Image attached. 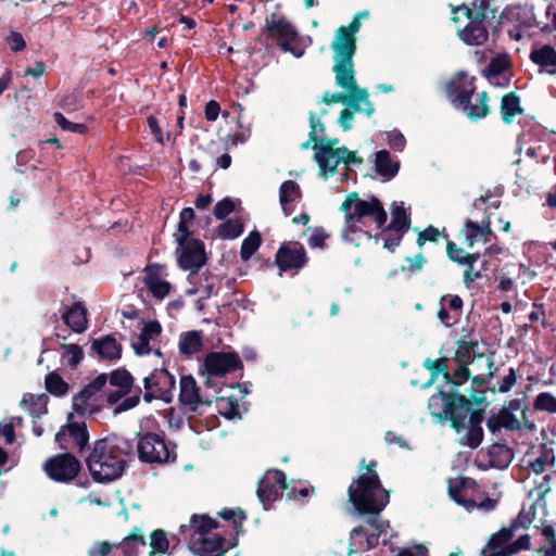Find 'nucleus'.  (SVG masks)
Returning <instances> with one entry per match:
<instances>
[{
  "instance_id": "a211bd4d",
  "label": "nucleus",
  "mask_w": 556,
  "mask_h": 556,
  "mask_svg": "<svg viewBox=\"0 0 556 556\" xmlns=\"http://www.w3.org/2000/svg\"><path fill=\"white\" fill-rule=\"evenodd\" d=\"M88 432L85 424H68L55 434V441L61 450H77L81 452L88 442Z\"/></svg>"
},
{
  "instance_id": "4be33fe9",
  "label": "nucleus",
  "mask_w": 556,
  "mask_h": 556,
  "mask_svg": "<svg viewBox=\"0 0 556 556\" xmlns=\"http://www.w3.org/2000/svg\"><path fill=\"white\" fill-rule=\"evenodd\" d=\"M276 262L282 271L300 269L306 264L305 249L300 244L281 247L277 252Z\"/></svg>"
},
{
  "instance_id": "393cba45",
  "label": "nucleus",
  "mask_w": 556,
  "mask_h": 556,
  "mask_svg": "<svg viewBox=\"0 0 556 556\" xmlns=\"http://www.w3.org/2000/svg\"><path fill=\"white\" fill-rule=\"evenodd\" d=\"M530 60L539 66L540 73L556 76V50L551 45H534L530 52Z\"/></svg>"
},
{
  "instance_id": "a18cd8bd",
  "label": "nucleus",
  "mask_w": 556,
  "mask_h": 556,
  "mask_svg": "<svg viewBox=\"0 0 556 556\" xmlns=\"http://www.w3.org/2000/svg\"><path fill=\"white\" fill-rule=\"evenodd\" d=\"M243 224L239 218H231L219 225L218 237L225 240H232L241 236Z\"/></svg>"
},
{
  "instance_id": "f257e3e1",
  "label": "nucleus",
  "mask_w": 556,
  "mask_h": 556,
  "mask_svg": "<svg viewBox=\"0 0 556 556\" xmlns=\"http://www.w3.org/2000/svg\"><path fill=\"white\" fill-rule=\"evenodd\" d=\"M341 210L345 214L342 238L355 245H359L363 239H369L371 232L381 229L387 222L382 203L374 197L363 200L356 193H350Z\"/></svg>"
},
{
  "instance_id": "9b49d317",
  "label": "nucleus",
  "mask_w": 556,
  "mask_h": 556,
  "mask_svg": "<svg viewBox=\"0 0 556 556\" xmlns=\"http://www.w3.org/2000/svg\"><path fill=\"white\" fill-rule=\"evenodd\" d=\"M314 151L315 160L324 177H327L328 174H333L340 163H361V160L356 159L354 152H351L349 149H334L332 146L324 144L321 141L314 144Z\"/></svg>"
},
{
  "instance_id": "37998d69",
  "label": "nucleus",
  "mask_w": 556,
  "mask_h": 556,
  "mask_svg": "<svg viewBox=\"0 0 556 556\" xmlns=\"http://www.w3.org/2000/svg\"><path fill=\"white\" fill-rule=\"evenodd\" d=\"M554 459V451L543 445L540 450L539 455H536L535 458L528 460V466L534 473L539 475L544 472L547 469V467L553 466Z\"/></svg>"
},
{
  "instance_id": "4468645a",
  "label": "nucleus",
  "mask_w": 556,
  "mask_h": 556,
  "mask_svg": "<svg viewBox=\"0 0 556 556\" xmlns=\"http://www.w3.org/2000/svg\"><path fill=\"white\" fill-rule=\"evenodd\" d=\"M463 13L467 20V24L459 28L457 34L459 39L468 46H482L489 40V30L484 25V20L481 17L472 16V12L466 5L458 7L454 10V14ZM458 16L455 15L453 20L458 21Z\"/></svg>"
},
{
  "instance_id": "6e6552de",
  "label": "nucleus",
  "mask_w": 556,
  "mask_h": 556,
  "mask_svg": "<svg viewBox=\"0 0 556 556\" xmlns=\"http://www.w3.org/2000/svg\"><path fill=\"white\" fill-rule=\"evenodd\" d=\"M139 458L150 464H165L175 460V445L157 433L142 434L137 444Z\"/></svg>"
},
{
  "instance_id": "0eeeda50",
  "label": "nucleus",
  "mask_w": 556,
  "mask_h": 556,
  "mask_svg": "<svg viewBox=\"0 0 556 556\" xmlns=\"http://www.w3.org/2000/svg\"><path fill=\"white\" fill-rule=\"evenodd\" d=\"M369 17L368 11L358 12L348 26H340L331 42L334 61H350L356 52V34L361 29V21Z\"/></svg>"
},
{
  "instance_id": "69168bd1",
  "label": "nucleus",
  "mask_w": 556,
  "mask_h": 556,
  "mask_svg": "<svg viewBox=\"0 0 556 556\" xmlns=\"http://www.w3.org/2000/svg\"><path fill=\"white\" fill-rule=\"evenodd\" d=\"M139 401H140V397H139L138 393L126 397L125 400L119 402L117 404V406L114 408V410H113L114 415H118L123 412H126V410H129V409L136 407L138 405Z\"/></svg>"
},
{
  "instance_id": "1a4fd4ad",
  "label": "nucleus",
  "mask_w": 556,
  "mask_h": 556,
  "mask_svg": "<svg viewBox=\"0 0 556 556\" xmlns=\"http://www.w3.org/2000/svg\"><path fill=\"white\" fill-rule=\"evenodd\" d=\"M333 72L336 74V85L354 94L356 100L362 101L365 114L370 116L374 113V104L369 100L368 91L357 86L353 60L334 61Z\"/></svg>"
},
{
  "instance_id": "c03bdc74",
  "label": "nucleus",
  "mask_w": 556,
  "mask_h": 556,
  "mask_svg": "<svg viewBox=\"0 0 556 556\" xmlns=\"http://www.w3.org/2000/svg\"><path fill=\"white\" fill-rule=\"evenodd\" d=\"M501 113L504 122L510 123L517 114L521 113L519 98L514 93L504 96L502 99Z\"/></svg>"
},
{
  "instance_id": "c9c22d12",
  "label": "nucleus",
  "mask_w": 556,
  "mask_h": 556,
  "mask_svg": "<svg viewBox=\"0 0 556 556\" xmlns=\"http://www.w3.org/2000/svg\"><path fill=\"white\" fill-rule=\"evenodd\" d=\"M92 350L103 359H118L121 357L122 348L116 339L112 336H106L97 339L92 343Z\"/></svg>"
},
{
  "instance_id": "412c9836",
  "label": "nucleus",
  "mask_w": 556,
  "mask_h": 556,
  "mask_svg": "<svg viewBox=\"0 0 556 556\" xmlns=\"http://www.w3.org/2000/svg\"><path fill=\"white\" fill-rule=\"evenodd\" d=\"M473 77L465 73H459L448 85L447 93L453 103L457 105L460 103L469 102L475 94Z\"/></svg>"
},
{
  "instance_id": "473e14b6",
  "label": "nucleus",
  "mask_w": 556,
  "mask_h": 556,
  "mask_svg": "<svg viewBox=\"0 0 556 556\" xmlns=\"http://www.w3.org/2000/svg\"><path fill=\"white\" fill-rule=\"evenodd\" d=\"M64 323L75 332L81 333L87 328V311L81 303L73 304L63 315Z\"/></svg>"
},
{
  "instance_id": "052dcab7",
  "label": "nucleus",
  "mask_w": 556,
  "mask_h": 556,
  "mask_svg": "<svg viewBox=\"0 0 556 556\" xmlns=\"http://www.w3.org/2000/svg\"><path fill=\"white\" fill-rule=\"evenodd\" d=\"M543 504L542 503H539L536 502L535 504H533L530 508V511H526L525 509H522L515 523H514V527H518V526H521L523 528L528 527L531 522H532V517L530 515H534V511L538 509V508H543Z\"/></svg>"
},
{
  "instance_id": "c85d7f7f",
  "label": "nucleus",
  "mask_w": 556,
  "mask_h": 556,
  "mask_svg": "<svg viewBox=\"0 0 556 556\" xmlns=\"http://www.w3.org/2000/svg\"><path fill=\"white\" fill-rule=\"evenodd\" d=\"M509 65V59L506 54H498L493 58L484 70V75L486 76L490 84L495 86H506L507 85V76L506 70Z\"/></svg>"
},
{
  "instance_id": "cd10ccee",
  "label": "nucleus",
  "mask_w": 556,
  "mask_h": 556,
  "mask_svg": "<svg viewBox=\"0 0 556 556\" xmlns=\"http://www.w3.org/2000/svg\"><path fill=\"white\" fill-rule=\"evenodd\" d=\"M300 186L294 180H286L279 188V202L283 213L289 216L301 201Z\"/></svg>"
},
{
  "instance_id": "20e7f679",
  "label": "nucleus",
  "mask_w": 556,
  "mask_h": 556,
  "mask_svg": "<svg viewBox=\"0 0 556 556\" xmlns=\"http://www.w3.org/2000/svg\"><path fill=\"white\" fill-rule=\"evenodd\" d=\"M217 523L207 516H192L188 525H181V533L189 535V548L198 556H225L224 538L212 530Z\"/></svg>"
},
{
  "instance_id": "774afa93",
  "label": "nucleus",
  "mask_w": 556,
  "mask_h": 556,
  "mask_svg": "<svg viewBox=\"0 0 556 556\" xmlns=\"http://www.w3.org/2000/svg\"><path fill=\"white\" fill-rule=\"evenodd\" d=\"M327 238L328 235L325 233L323 228H315L308 238V245L311 248H323Z\"/></svg>"
},
{
  "instance_id": "dca6fc26",
  "label": "nucleus",
  "mask_w": 556,
  "mask_h": 556,
  "mask_svg": "<svg viewBox=\"0 0 556 556\" xmlns=\"http://www.w3.org/2000/svg\"><path fill=\"white\" fill-rule=\"evenodd\" d=\"M241 366L240 357L235 352H211L202 364L210 376H225Z\"/></svg>"
},
{
  "instance_id": "4d7b16f0",
  "label": "nucleus",
  "mask_w": 556,
  "mask_h": 556,
  "mask_svg": "<svg viewBox=\"0 0 556 556\" xmlns=\"http://www.w3.org/2000/svg\"><path fill=\"white\" fill-rule=\"evenodd\" d=\"M498 195H493L488 192L485 195H481L475 200L473 206L478 210L483 208H497L501 205V201Z\"/></svg>"
},
{
  "instance_id": "ddd939ff",
  "label": "nucleus",
  "mask_w": 556,
  "mask_h": 556,
  "mask_svg": "<svg viewBox=\"0 0 556 556\" xmlns=\"http://www.w3.org/2000/svg\"><path fill=\"white\" fill-rule=\"evenodd\" d=\"M146 392L143 400L150 403L153 400L169 402L175 388V377L166 369H154L143 379Z\"/></svg>"
},
{
  "instance_id": "f704fd0d",
  "label": "nucleus",
  "mask_w": 556,
  "mask_h": 556,
  "mask_svg": "<svg viewBox=\"0 0 556 556\" xmlns=\"http://www.w3.org/2000/svg\"><path fill=\"white\" fill-rule=\"evenodd\" d=\"M469 483L470 480L465 478L451 481L448 485V494L458 505H462L466 510L471 511L476 507V501L467 497V484Z\"/></svg>"
},
{
  "instance_id": "2eb2a0df",
  "label": "nucleus",
  "mask_w": 556,
  "mask_h": 556,
  "mask_svg": "<svg viewBox=\"0 0 556 556\" xmlns=\"http://www.w3.org/2000/svg\"><path fill=\"white\" fill-rule=\"evenodd\" d=\"M178 266L190 274L198 270L205 264L206 255L204 243L198 239H191L189 242L178 245Z\"/></svg>"
},
{
  "instance_id": "4c0bfd02",
  "label": "nucleus",
  "mask_w": 556,
  "mask_h": 556,
  "mask_svg": "<svg viewBox=\"0 0 556 556\" xmlns=\"http://www.w3.org/2000/svg\"><path fill=\"white\" fill-rule=\"evenodd\" d=\"M489 463L492 467L503 469L513 460V452L504 444H493L488 450Z\"/></svg>"
},
{
  "instance_id": "a19ab883",
  "label": "nucleus",
  "mask_w": 556,
  "mask_h": 556,
  "mask_svg": "<svg viewBox=\"0 0 556 556\" xmlns=\"http://www.w3.org/2000/svg\"><path fill=\"white\" fill-rule=\"evenodd\" d=\"M146 540L139 530L127 535L117 547H121L125 556H137L146 547Z\"/></svg>"
},
{
  "instance_id": "603ef678",
  "label": "nucleus",
  "mask_w": 556,
  "mask_h": 556,
  "mask_svg": "<svg viewBox=\"0 0 556 556\" xmlns=\"http://www.w3.org/2000/svg\"><path fill=\"white\" fill-rule=\"evenodd\" d=\"M534 408L552 414L556 413V397L548 392H542L534 401Z\"/></svg>"
},
{
  "instance_id": "7ed1b4c3",
  "label": "nucleus",
  "mask_w": 556,
  "mask_h": 556,
  "mask_svg": "<svg viewBox=\"0 0 556 556\" xmlns=\"http://www.w3.org/2000/svg\"><path fill=\"white\" fill-rule=\"evenodd\" d=\"M349 498L363 514H379L389 503V493L382 488L375 462L361 466L358 478L349 486Z\"/></svg>"
},
{
  "instance_id": "de8ad7c7",
  "label": "nucleus",
  "mask_w": 556,
  "mask_h": 556,
  "mask_svg": "<svg viewBox=\"0 0 556 556\" xmlns=\"http://www.w3.org/2000/svg\"><path fill=\"white\" fill-rule=\"evenodd\" d=\"M261 236L257 231H252L243 240L240 250V256L243 261H248L257 251L261 245Z\"/></svg>"
},
{
  "instance_id": "2f4dec72",
  "label": "nucleus",
  "mask_w": 556,
  "mask_h": 556,
  "mask_svg": "<svg viewBox=\"0 0 556 556\" xmlns=\"http://www.w3.org/2000/svg\"><path fill=\"white\" fill-rule=\"evenodd\" d=\"M488 96L485 92L473 94L469 102L460 103L457 106L470 118L479 119L489 113Z\"/></svg>"
},
{
  "instance_id": "a878e982",
  "label": "nucleus",
  "mask_w": 556,
  "mask_h": 556,
  "mask_svg": "<svg viewBox=\"0 0 556 556\" xmlns=\"http://www.w3.org/2000/svg\"><path fill=\"white\" fill-rule=\"evenodd\" d=\"M189 288L186 290L187 295H198L199 304L201 301L211 298L216 290V280L214 277L207 275L206 273L199 274H189L188 276Z\"/></svg>"
},
{
  "instance_id": "c756f323",
  "label": "nucleus",
  "mask_w": 556,
  "mask_h": 556,
  "mask_svg": "<svg viewBox=\"0 0 556 556\" xmlns=\"http://www.w3.org/2000/svg\"><path fill=\"white\" fill-rule=\"evenodd\" d=\"M399 169V160L392 159L389 151L380 150L375 153V170L383 180L388 181L394 178Z\"/></svg>"
},
{
  "instance_id": "ea45409f",
  "label": "nucleus",
  "mask_w": 556,
  "mask_h": 556,
  "mask_svg": "<svg viewBox=\"0 0 556 556\" xmlns=\"http://www.w3.org/2000/svg\"><path fill=\"white\" fill-rule=\"evenodd\" d=\"M453 395L440 391L429 399L428 407L433 416L446 418Z\"/></svg>"
},
{
  "instance_id": "bf43d9fd",
  "label": "nucleus",
  "mask_w": 556,
  "mask_h": 556,
  "mask_svg": "<svg viewBox=\"0 0 556 556\" xmlns=\"http://www.w3.org/2000/svg\"><path fill=\"white\" fill-rule=\"evenodd\" d=\"M235 210V203L226 198L217 202L214 207V215L217 219H224Z\"/></svg>"
},
{
  "instance_id": "79ce46f5",
  "label": "nucleus",
  "mask_w": 556,
  "mask_h": 556,
  "mask_svg": "<svg viewBox=\"0 0 556 556\" xmlns=\"http://www.w3.org/2000/svg\"><path fill=\"white\" fill-rule=\"evenodd\" d=\"M410 219L404 207V203H394L391 211V223L388 227L391 230H400L406 232L409 229Z\"/></svg>"
},
{
  "instance_id": "9d476101",
  "label": "nucleus",
  "mask_w": 556,
  "mask_h": 556,
  "mask_svg": "<svg viewBox=\"0 0 556 556\" xmlns=\"http://www.w3.org/2000/svg\"><path fill=\"white\" fill-rule=\"evenodd\" d=\"M391 539L389 522L378 517L369 519L367 527L359 526L351 531L352 544L366 549L375 547L379 542L387 544Z\"/></svg>"
},
{
  "instance_id": "09e8293b",
  "label": "nucleus",
  "mask_w": 556,
  "mask_h": 556,
  "mask_svg": "<svg viewBox=\"0 0 556 556\" xmlns=\"http://www.w3.org/2000/svg\"><path fill=\"white\" fill-rule=\"evenodd\" d=\"M216 408L227 419L240 417L238 403L230 397H218L216 400Z\"/></svg>"
},
{
  "instance_id": "72a5a7b5",
  "label": "nucleus",
  "mask_w": 556,
  "mask_h": 556,
  "mask_svg": "<svg viewBox=\"0 0 556 556\" xmlns=\"http://www.w3.org/2000/svg\"><path fill=\"white\" fill-rule=\"evenodd\" d=\"M464 235L465 242L469 248L473 247L478 241L486 242L488 237L491 235L490 220L486 219L479 224L468 219L465 223Z\"/></svg>"
},
{
  "instance_id": "5fc2aeb1",
  "label": "nucleus",
  "mask_w": 556,
  "mask_h": 556,
  "mask_svg": "<svg viewBox=\"0 0 556 556\" xmlns=\"http://www.w3.org/2000/svg\"><path fill=\"white\" fill-rule=\"evenodd\" d=\"M63 358L71 367H76L83 359V351L76 344H66L63 346Z\"/></svg>"
},
{
  "instance_id": "b1692460",
  "label": "nucleus",
  "mask_w": 556,
  "mask_h": 556,
  "mask_svg": "<svg viewBox=\"0 0 556 556\" xmlns=\"http://www.w3.org/2000/svg\"><path fill=\"white\" fill-rule=\"evenodd\" d=\"M471 413V403L466 396H453L446 419H450L453 428L457 432H460L462 430L467 429L468 419Z\"/></svg>"
},
{
  "instance_id": "5701e85b",
  "label": "nucleus",
  "mask_w": 556,
  "mask_h": 556,
  "mask_svg": "<svg viewBox=\"0 0 556 556\" xmlns=\"http://www.w3.org/2000/svg\"><path fill=\"white\" fill-rule=\"evenodd\" d=\"M162 332L161 324L156 320L143 323L141 331L136 336L131 345L137 355H146L151 352L150 343H154Z\"/></svg>"
},
{
  "instance_id": "58836bf2",
  "label": "nucleus",
  "mask_w": 556,
  "mask_h": 556,
  "mask_svg": "<svg viewBox=\"0 0 556 556\" xmlns=\"http://www.w3.org/2000/svg\"><path fill=\"white\" fill-rule=\"evenodd\" d=\"M202 348V337L199 331L182 333L179 339V351L190 357L197 354Z\"/></svg>"
},
{
  "instance_id": "7c9ffc66",
  "label": "nucleus",
  "mask_w": 556,
  "mask_h": 556,
  "mask_svg": "<svg viewBox=\"0 0 556 556\" xmlns=\"http://www.w3.org/2000/svg\"><path fill=\"white\" fill-rule=\"evenodd\" d=\"M483 420V414L481 410H473L468 419L467 428L468 432L465 434L462 444L468 445L471 448L478 447L483 440V430L481 422Z\"/></svg>"
},
{
  "instance_id": "bb28decb",
  "label": "nucleus",
  "mask_w": 556,
  "mask_h": 556,
  "mask_svg": "<svg viewBox=\"0 0 556 556\" xmlns=\"http://www.w3.org/2000/svg\"><path fill=\"white\" fill-rule=\"evenodd\" d=\"M108 380L111 387L117 388V390L106 391V401L111 405L118 403L123 396L127 395L134 382L131 375L124 369L113 370Z\"/></svg>"
},
{
  "instance_id": "f03ea898",
  "label": "nucleus",
  "mask_w": 556,
  "mask_h": 556,
  "mask_svg": "<svg viewBox=\"0 0 556 556\" xmlns=\"http://www.w3.org/2000/svg\"><path fill=\"white\" fill-rule=\"evenodd\" d=\"M131 445L121 437L97 440L86 457L87 468L94 481L105 483L122 477L126 468V455Z\"/></svg>"
},
{
  "instance_id": "8fccbe9b",
  "label": "nucleus",
  "mask_w": 556,
  "mask_h": 556,
  "mask_svg": "<svg viewBox=\"0 0 556 556\" xmlns=\"http://www.w3.org/2000/svg\"><path fill=\"white\" fill-rule=\"evenodd\" d=\"M45 382L46 389L53 395L62 396L67 393L68 384L55 372L47 375Z\"/></svg>"
},
{
  "instance_id": "e433bc0d",
  "label": "nucleus",
  "mask_w": 556,
  "mask_h": 556,
  "mask_svg": "<svg viewBox=\"0 0 556 556\" xmlns=\"http://www.w3.org/2000/svg\"><path fill=\"white\" fill-rule=\"evenodd\" d=\"M333 103H343L355 112L365 113L362 101L356 100L354 94L349 92H325L320 104L330 105Z\"/></svg>"
},
{
  "instance_id": "13d9d810",
  "label": "nucleus",
  "mask_w": 556,
  "mask_h": 556,
  "mask_svg": "<svg viewBox=\"0 0 556 556\" xmlns=\"http://www.w3.org/2000/svg\"><path fill=\"white\" fill-rule=\"evenodd\" d=\"M117 547L116 544L109 542H96L88 549V556H111L113 548Z\"/></svg>"
},
{
  "instance_id": "6ab92c4d",
  "label": "nucleus",
  "mask_w": 556,
  "mask_h": 556,
  "mask_svg": "<svg viewBox=\"0 0 556 556\" xmlns=\"http://www.w3.org/2000/svg\"><path fill=\"white\" fill-rule=\"evenodd\" d=\"M179 401L190 412H197L201 405L208 406L212 403L207 396L201 395L200 388L192 376L180 378Z\"/></svg>"
},
{
  "instance_id": "49530a36",
  "label": "nucleus",
  "mask_w": 556,
  "mask_h": 556,
  "mask_svg": "<svg viewBox=\"0 0 556 556\" xmlns=\"http://www.w3.org/2000/svg\"><path fill=\"white\" fill-rule=\"evenodd\" d=\"M150 552L149 556H155L156 554H165L168 549V540L166 533L163 530H154L150 536Z\"/></svg>"
},
{
  "instance_id": "338daca9",
  "label": "nucleus",
  "mask_w": 556,
  "mask_h": 556,
  "mask_svg": "<svg viewBox=\"0 0 556 556\" xmlns=\"http://www.w3.org/2000/svg\"><path fill=\"white\" fill-rule=\"evenodd\" d=\"M438 318L444 326L452 327L459 319V314L450 313L445 305L441 304V308L438 312Z\"/></svg>"
},
{
  "instance_id": "f8f14e48",
  "label": "nucleus",
  "mask_w": 556,
  "mask_h": 556,
  "mask_svg": "<svg viewBox=\"0 0 556 556\" xmlns=\"http://www.w3.org/2000/svg\"><path fill=\"white\" fill-rule=\"evenodd\" d=\"M43 471L55 482L68 483L79 473L80 463L72 454L63 453L48 458Z\"/></svg>"
},
{
  "instance_id": "3c124183",
  "label": "nucleus",
  "mask_w": 556,
  "mask_h": 556,
  "mask_svg": "<svg viewBox=\"0 0 556 556\" xmlns=\"http://www.w3.org/2000/svg\"><path fill=\"white\" fill-rule=\"evenodd\" d=\"M530 546V538L529 535H520L516 542L511 545L503 546L498 551L488 555V556H511L518 553L521 549H526Z\"/></svg>"
},
{
  "instance_id": "864d4df0",
  "label": "nucleus",
  "mask_w": 556,
  "mask_h": 556,
  "mask_svg": "<svg viewBox=\"0 0 556 556\" xmlns=\"http://www.w3.org/2000/svg\"><path fill=\"white\" fill-rule=\"evenodd\" d=\"M404 233L405 232L403 231L391 230L390 227H387L381 235L383 247L391 252L394 251V249L400 244Z\"/></svg>"
},
{
  "instance_id": "f3484780",
  "label": "nucleus",
  "mask_w": 556,
  "mask_h": 556,
  "mask_svg": "<svg viewBox=\"0 0 556 556\" xmlns=\"http://www.w3.org/2000/svg\"><path fill=\"white\" fill-rule=\"evenodd\" d=\"M283 489H286L285 473L280 470L266 471L257 488V496L265 509H268L269 504L281 495Z\"/></svg>"
},
{
  "instance_id": "680f3d73",
  "label": "nucleus",
  "mask_w": 556,
  "mask_h": 556,
  "mask_svg": "<svg viewBox=\"0 0 556 556\" xmlns=\"http://www.w3.org/2000/svg\"><path fill=\"white\" fill-rule=\"evenodd\" d=\"M309 123H311L309 137L315 143H319L318 138L325 131L324 125H323V123H320L319 118L316 116L315 113H311Z\"/></svg>"
},
{
  "instance_id": "6e6d98bb",
  "label": "nucleus",
  "mask_w": 556,
  "mask_h": 556,
  "mask_svg": "<svg viewBox=\"0 0 556 556\" xmlns=\"http://www.w3.org/2000/svg\"><path fill=\"white\" fill-rule=\"evenodd\" d=\"M55 123L65 131L86 134L87 126L85 124L72 123L66 119L61 113L56 112L53 115Z\"/></svg>"
},
{
  "instance_id": "0e129e2a",
  "label": "nucleus",
  "mask_w": 556,
  "mask_h": 556,
  "mask_svg": "<svg viewBox=\"0 0 556 556\" xmlns=\"http://www.w3.org/2000/svg\"><path fill=\"white\" fill-rule=\"evenodd\" d=\"M446 252H447L448 257L453 262H456L462 265L465 264L464 258L466 256V252L463 249L458 248L454 242H452V241L447 242Z\"/></svg>"
},
{
  "instance_id": "39448f33",
  "label": "nucleus",
  "mask_w": 556,
  "mask_h": 556,
  "mask_svg": "<svg viewBox=\"0 0 556 556\" xmlns=\"http://www.w3.org/2000/svg\"><path fill=\"white\" fill-rule=\"evenodd\" d=\"M268 37L276 40L281 50L301 58L312 43L309 37L300 36L296 28L285 16L271 14L266 20Z\"/></svg>"
},
{
  "instance_id": "423d86ee",
  "label": "nucleus",
  "mask_w": 556,
  "mask_h": 556,
  "mask_svg": "<svg viewBox=\"0 0 556 556\" xmlns=\"http://www.w3.org/2000/svg\"><path fill=\"white\" fill-rule=\"evenodd\" d=\"M108 383V376L101 374L73 397V408L79 415H94L99 413L106 401L103 391Z\"/></svg>"
},
{
  "instance_id": "aec40b11",
  "label": "nucleus",
  "mask_w": 556,
  "mask_h": 556,
  "mask_svg": "<svg viewBox=\"0 0 556 556\" xmlns=\"http://www.w3.org/2000/svg\"><path fill=\"white\" fill-rule=\"evenodd\" d=\"M165 276V269L162 265L150 264L144 268L143 282L157 300L167 296L172 288L170 283L164 279Z\"/></svg>"
},
{
  "instance_id": "e2e57ef3",
  "label": "nucleus",
  "mask_w": 556,
  "mask_h": 556,
  "mask_svg": "<svg viewBox=\"0 0 556 556\" xmlns=\"http://www.w3.org/2000/svg\"><path fill=\"white\" fill-rule=\"evenodd\" d=\"M441 233L439 229L433 226L427 227L424 231H421L418 236L417 243L419 247H422L426 241L437 242L440 238Z\"/></svg>"
}]
</instances>
